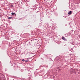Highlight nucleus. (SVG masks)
Segmentation results:
<instances>
[{
	"mask_svg": "<svg viewBox=\"0 0 80 80\" xmlns=\"http://www.w3.org/2000/svg\"><path fill=\"white\" fill-rule=\"evenodd\" d=\"M62 39L63 40H65V41H67V40L65 38L62 37Z\"/></svg>",
	"mask_w": 80,
	"mask_h": 80,
	"instance_id": "nucleus-1",
	"label": "nucleus"
},
{
	"mask_svg": "<svg viewBox=\"0 0 80 80\" xmlns=\"http://www.w3.org/2000/svg\"><path fill=\"white\" fill-rule=\"evenodd\" d=\"M68 14L69 15H71L72 14V11H69L68 13Z\"/></svg>",
	"mask_w": 80,
	"mask_h": 80,
	"instance_id": "nucleus-2",
	"label": "nucleus"
},
{
	"mask_svg": "<svg viewBox=\"0 0 80 80\" xmlns=\"http://www.w3.org/2000/svg\"><path fill=\"white\" fill-rule=\"evenodd\" d=\"M11 14L12 15H14L15 14V13L14 12H12Z\"/></svg>",
	"mask_w": 80,
	"mask_h": 80,
	"instance_id": "nucleus-3",
	"label": "nucleus"
},
{
	"mask_svg": "<svg viewBox=\"0 0 80 80\" xmlns=\"http://www.w3.org/2000/svg\"><path fill=\"white\" fill-rule=\"evenodd\" d=\"M24 62H28V60H24V61H23Z\"/></svg>",
	"mask_w": 80,
	"mask_h": 80,
	"instance_id": "nucleus-4",
	"label": "nucleus"
},
{
	"mask_svg": "<svg viewBox=\"0 0 80 80\" xmlns=\"http://www.w3.org/2000/svg\"><path fill=\"white\" fill-rule=\"evenodd\" d=\"M10 7H12V8L13 7V5H10Z\"/></svg>",
	"mask_w": 80,
	"mask_h": 80,
	"instance_id": "nucleus-5",
	"label": "nucleus"
},
{
	"mask_svg": "<svg viewBox=\"0 0 80 80\" xmlns=\"http://www.w3.org/2000/svg\"><path fill=\"white\" fill-rule=\"evenodd\" d=\"M11 18H12V17H9L8 18V19L9 20L10 19H11Z\"/></svg>",
	"mask_w": 80,
	"mask_h": 80,
	"instance_id": "nucleus-6",
	"label": "nucleus"
},
{
	"mask_svg": "<svg viewBox=\"0 0 80 80\" xmlns=\"http://www.w3.org/2000/svg\"><path fill=\"white\" fill-rule=\"evenodd\" d=\"M14 15H15V16H16V15H17V14H15H15H14Z\"/></svg>",
	"mask_w": 80,
	"mask_h": 80,
	"instance_id": "nucleus-7",
	"label": "nucleus"
},
{
	"mask_svg": "<svg viewBox=\"0 0 80 80\" xmlns=\"http://www.w3.org/2000/svg\"><path fill=\"white\" fill-rule=\"evenodd\" d=\"M22 61H24H24H25V60L24 59H23L22 60Z\"/></svg>",
	"mask_w": 80,
	"mask_h": 80,
	"instance_id": "nucleus-8",
	"label": "nucleus"
},
{
	"mask_svg": "<svg viewBox=\"0 0 80 80\" xmlns=\"http://www.w3.org/2000/svg\"><path fill=\"white\" fill-rule=\"evenodd\" d=\"M44 25H45V26H46V25H47V24H45Z\"/></svg>",
	"mask_w": 80,
	"mask_h": 80,
	"instance_id": "nucleus-9",
	"label": "nucleus"
},
{
	"mask_svg": "<svg viewBox=\"0 0 80 80\" xmlns=\"http://www.w3.org/2000/svg\"><path fill=\"white\" fill-rule=\"evenodd\" d=\"M41 59H42V60H43V58H41Z\"/></svg>",
	"mask_w": 80,
	"mask_h": 80,
	"instance_id": "nucleus-10",
	"label": "nucleus"
},
{
	"mask_svg": "<svg viewBox=\"0 0 80 80\" xmlns=\"http://www.w3.org/2000/svg\"><path fill=\"white\" fill-rule=\"evenodd\" d=\"M16 79H14L13 80H16Z\"/></svg>",
	"mask_w": 80,
	"mask_h": 80,
	"instance_id": "nucleus-11",
	"label": "nucleus"
},
{
	"mask_svg": "<svg viewBox=\"0 0 80 80\" xmlns=\"http://www.w3.org/2000/svg\"><path fill=\"white\" fill-rule=\"evenodd\" d=\"M48 25H47V27H48Z\"/></svg>",
	"mask_w": 80,
	"mask_h": 80,
	"instance_id": "nucleus-12",
	"label": "nucleus"
},
{
	"mask_svg": "<svg viewBox=\"0 0 80 80\" xmlns=\"http://www.w3.org/2000/svg\"><path fill=\"white\" fill-rule=\"evenodd\" d=\"M12 65V66H13V65Z\"/></svg>",
	"mask_w": 80,
	"mask_h": 80,
	"instance_id": "nucleus-13",
	"label": "nucleus"
}]
</instances>
